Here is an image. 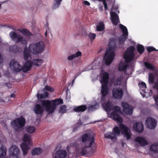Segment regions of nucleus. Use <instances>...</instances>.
Returning <instances> with one entry per match:
<instances>
[{
  "label": "nucleus",
  "instance_id": "obj_34",
  "mask_svg": "<svg viewBox=\"0 0 158 158\" xmlns=\"http://www.w3.org/2000/svg\"><path fill=\"white\" fill-rule=\"evenodd\" d=\"M48 95V93L47 92H44V93L41 94H38L37 97L39 99H41L45 98Z\"/></svg>",
  "mask_w": 158,
  "mask_h": 158
},
{
  "label": "nucleus",
  "instance_id": "obj_10",
  "mask_svg": "<svg viewBox=\"0 0 158 158\" xmlns=\"http://www.w3.org/2000/svg\"><path fill=\"white\" fill-rule=\"evenodd\" d=\"M95 145L94 141L92 140L90 142L89 146H86L82 149L80 151V153L82 155H86L88 154H91L94 152V149L93 148Z\"/></svg>",
  "mask_w": 158,
  "mask_h": 158
},
{
  "label": "nucleus",
  "instance_id": "obj_37",
  "mask_svg": "<svg viewBox=\"0 0 158 158\" xmlns=\"http://www.w3.org/2000/svg\"><path fill=\"white\" fill-rule=\"evenodd\" d=\"M144 65L147 69L150 70H153L154 69V67L148 62H145Z\"/></svg>",
  "mask_w": 158,
  "mask_h": 158
},
{
  "label": "nucleus",
  "instance_id": "obj_19",
  "mask_svg": "<svg viewBox=\"0 0 158 158\" xmlns=\"http://www.w3.org/2000/svg\"><path fill=\"white\" fill-rule=\"evenodd\" d=\"M110 15L112 23L114 25H116L119 22L118 15L114 12H111Z\"/></svg>",
  "mask_w": 158,
  "mask_h": 158
},
{
  "label": "nucleus",
  "instance_id": "obj_22",
  "mask_svg": "<svg viewBox=\"0 0 158 158\" xmlns=\"http://www.w3.org/2000/svg\"><path fill=\"white\" fill-rule=\"evenodd\" d=\"M90 140V142L92 140L94 141V136L93 134H85L82 135V141L83 142Z\"/></svg>",
  "mask_w": 158,
  "mask_h": 158
},
{
  "label": "nucleus",
  "instance_id": "obj_12",
  "mask_svg": "<svg viewBox=\"0 0 158 158\" xmlns=\"http://www.w3.org/2000/svg\"><path fill=\"white\" fill-rule=\"evenodd\" d=\"M113 109V112L111 113V116L114 120L117 121L119 123H122L123 121V119L118 114L121 112L120 107L118 106H115Z\"/></svg>",
  "mask_w": 158,
  "mask_h": 158
},
{
  "label": "nucleus",
  "instance_id": "obj_28",
  "mask_svg": "<svg viewBox=\"0 0 158 158\" xmlns=\"http://www.w3.org/2000/svg\"><path fill=\"white\" fill-rule=\"evenodd\" d=\"M81 53L80 51H78L76 53L73 54L70 56H69L68 57V60H73L74 58L76 57H78L79 56H81Z\"/></svg>",
  "mask_w": 158,
  "mask_h": 158
},
{
  "label": "nucleus",
  "instance_id": "obj_1",
  "mask_svg": "<svg viewBox=\"0 0 158 158\" xmlns=\"http://www.w3.org/2000/svg\"><path fill=\"white\" fill-rule=\"evenodd\" d=\"M134 49L135 48L133 46H130L128 48L124 55V58L127 63L124 64L120 63L119 64L118 70L120 71H124L125 73L127 75L132 73L131 69L129 68L127 63L133 59L134 56L133 52Z\"/></svg>",
  "mask_w": 158,
  "mask_h": 158
},
{
  "label": "nucleus",
  "instance_id": "obj_18",
  "mask_svg": "<svg viewBox=\"0 0 158 158\" xmlns=\"http://www.w3.org/2000/svg\"><path fill=\"white\" fill-rule=\"evenodd\" d=\"M133 127L134 129L139 133H141L143 131V125L141 123H134Z\"/></svg>",
  "mask_w": 158,
  "mask_h": 158
},
{
  "label": "nucleus",
  "instance_id": "obj_46",
  "mask_svg": "<svg viewBox=\"0 0 158 158\" xmlns=\"http://www.w3.org/2000/svg\"><path fill=\"white\" fill-rule=\"evenodd\" d=\"M139 86L141 88L144 89L146 88V85L145 83L142 82L139 84Z\"/></svg>",
  "mask_w": 158,
  "mask_h": 158
},
{
  "label": "nucleus",
  "instance_id": "obj_52",
  "mask_svg": "<svg viewBox=\"0 0 158 158\" xmlns=\"http://www.w3.org/2000/svg\"><path fill=\"white\" fill-rule=\"evenodd\" d=\"M10 158H17V155H12L10 156Z\"/></svg>",
  "mask_w": 158,
  "mask_h": 158
},
{
  "label": "nucleus",
  "instance_id": "obj_36",
  "mask_svg": "<svg viewBox=\"0 0 158 158\" xmlns=\"http://www.w3.org/2000/svg\"><path fill=\"white\" fill-rule=\"evenodd\" d=\"M150 149L154 152L158 153V144L152 145L150 147Z\"/></svg>",
  "mask_w": 158,
  "mask_h": 158
},
{
  "label": "nucleus",
  "instance_id": "obj_58",
  "mask_svg": "<svg viewBox=\"0 0 158 158\" xmlns=\"http://www.w3.org/2000/svg\"><path fill=\"white\" fill-rule=\"evenodd\" d=\"M16 47V46H14L13 47V48H15Z\"/></svg>",
  "mask_w": 158,
  "mask_h": 158
},
{
  "label": "nucleus",
  "instance_id": "obj_6",
  "mask_svg": "<svg viewBox=\"0 0 158 158\" xmlns=\"http://www.w3.org/2000/svg\"><path fill=\"white\" fill-rule=\"evenodd\" d=\"M31 136L30 135L25 133L24 136L23 140L24 143L21 144V147L23 151V155L26 156L27 153L28 151L30 148L29 145L31 144Z\"/></svg>",
  "mask_w": 158,
  "mask_h": 158
},
{
  "label": "nucleus",
  "instance_id": "obj_15",
  "mask_svg": "<svg viewBox=\"0 0 158 158\" xmlns=\"http://www.w3.org/2000/svg\"><path fill=\"white\" fill-rule=\"evenodd\" d=\"M119 27L123 32V35L121 36L119 38V42L122 44L123 43L127 38L128 32L127 28L126 27L122 24H119Z\"/></svg>",
  "mask_w": 158,
  "mask_h": 158
},
{
  "label": "nucleus",
  "instance_id": "obj_26",
  "mask_svg": "<svg viewBox=\"0 0 158 158\" xmlns=\"http://www.w3.org/2000/svg\"><path fill=\"white\" fill-rule=\"evenodd\" d=\"M102 106L103 109L106 111H109L112 108L111 104L109 102H108L106 103H103Z\"/></svg>",
  "mask_w": 158,
  "mask_h": 158
},
{
  "label": "nucleus",
  "instance_id": "obj_62",
  "mask_svg": "<svg viewBox=\"0 0 158 158\" xmlns=\"http://www.w3.org/2000/svg\"><path fill=\"white\" fill-rule=\"evenodd\" d=\"M53 158H54V157H53Z\"/></svg>",
  "mask_w": 158,
  "mask_h": 158
},
{
  "label": "nucleus",
  "instance_id": "obj_57",
  "mask_svg": "<svg viewBox=\"0 0 158 158\" xmlns=\"http://www.w3.org/2000/svg\"><path fill=\"white\" fill-rule=\"evenodd\" d=\"M47 31L46 30V32H45V36H46L47 35Z\"/></svg>",
  "mask_w": 158,
  "mask_h": 158
},
{
  "label": "nucleus",
  "instance_id": "obj_20",
  "mask_svg": "<svg viewBox=\"0 0 158 158\" xmlns=\"http://www.w3.org/2000/svg\"><path fill=\"white\" fill-rule=\"evenodd\" d=\"M44 110V108L40 105L37 104L35 105L34 111L37 114L42 115Z\"/></svg>",
  "mask_w": 158,
  "mask_h": 158
},
{
  "label": "nucleus",
  "instance_id": "obj_32",
  "mask_svg": "<svg viewBox=\"0 0 158 158\" xmlns=\"http://www.w3.org/2000/svg\"><path fill=\"white\" fill-rule=\"evenodd\" d=\"M6 153V148L5 147L2 146L0 148V157L2 156H5Z\"/></svg>",
  "mask_w": 158,
  "mask_h": 158
},
{
  "label": "nucleus",
  "instance_id": "obj_56",
  "mask_svg": "<svg viewBox=\"0 0 158 158\" xmlns=\"http://www.w3.org/2000/svg\"><path fill=\"white\" fill-rule=\"evenodd\" d=\"M121 143H122V146H123V147H124V145L125 144V143H123V142H122Z\"/></svg>",
  "mask_w": 158,
  "mask_h": 158
},
{
  "label": "nucleus",
  "instance_id": "obj_54",
  "mask_svg": "<svg viewBox=\"0 0 158 158\" xmlns=\"http://www.w3.org/2000/svg\"><path fill=\"white\" fill-rule=\"evenodd\" d=\"M15 95L13 94H12L10 95V97L11 98H14L15 97Z\"/></svg>",
  "mask_w": 158,
  "mask_h": 158
},
{
  "label": "nucleus",
  "instance_id": "obj_31",
  "mask_svg": "<svg viewBox=\"0 0 158 158\" xmlns=\"http://www.w3.org/2000/svg\"><path fill=\"white\" fill-rule=\"evenodd\" d=\"M42 152L41 149L38 148H36L33 150L31 152V154L33 156L38 155Z\"/></svg>",
  "mask_w": 158,
  "mask_h": 158
},
{
  "label": "nucleus",
  "instance_id": "obj_2",
  "mask_svg": "<svg viewBox=\"0 0 158 158\" xmlns=\"http://www.w3.org/2000/svg\"><path fill=\"white\" fill-rule=\"evenodd\" d=\"M108 44L109 49L107 50L105 53L103 60L106 64L108 65L111 64L114 56V49L116 44L115 40L114 38H111Z\"/></svg>",
  "mask_w": 158,
  "mask_h": 158
},
{
  "label": "nucleus",
  "instance_id": "obj_8",
  "mask_svg": "<svg viewBox=\"0 0 158 158\" xmlns=\"http://www.w3.org/2000/svg\"><path fill=\"white\" fill-rule=\"evenodd\" d=\"M25 123V118L21 117L14 121L12 123V126L16 131H20L23 130Z\"/></svg>",
  "mask_w": 158,
  "mask_h": 158
},
{
  "label": "nucleus",
  "instance_id": "obj_51",
  "mask_svg": "<svg viewBox=\"0 0 158 158\" xmlns=\"http://www.w3.org/2000/svg\"><path fill=\"white\" fill-rule=\"evenodd\" d=\"M84 4L85 5H87L88 6H89L90 5L89 3L86 1H84Z\"/></svg>",
  "mask_w": 158,
  "mask_h": 158
},
{
  "label": "nucleus",
  "instance_id": "obj_17",
  "mask_svg": "<svg viewBox=\"0 0 158 158\" xmlns=\"http://www.w3.org/2000/svg\"><path fill=\"white\" fill-rule=\"evenodd\" d=\"M146 124L148 128L151 129H154L156 126V121L154 119L149 118L147 119Z\"/></svg>",
  "mask_w": 158,
  "mask_h": 158
},
{
  "label": "nucleus",
  "instance_id": "obj_47",
  "mask_svg": "<svg viewBox=\"0 0 158 158\" xmlns=\"http://www.w3.org/2000/svg\"><path fill=\"white\" fill-rule=\"evenodd\" d=\"M147 50L148 52H152L154 50H156L155 48L152 47H148L147 48Z\"/></svg>",
  "mask_w": 158,
  "mask_h": 158
},
{
  "label": "nucleus",
  "instance_id": "obj_50",
  "mask_svg": "<svg viewBox=\"0 0 158 158\" xmlns=\"http://www.w3.org/2000/svg\"><path fill=\"white\" fill-rule=\"evenodd\" d=\"M3 61V59L1 54L0 53V64H2Z\"/></svg>",
  "mask_w": 158,
  "mask_h": 158
},
{
  "label": "nucleus",
  "instance_id": "obj_55",
  "mask_svg": "<svg viewBox=\"0 0 158 158\" xmlns=\"http://www.w3.org/2000/svg\"><path fill=\"white\" fill-rule=\"evenodd\" d=\"M78 123H79L80 125H81L82 124L81 120H79L78 122Z\"/></svg>",
  "mask_w": 158,
  "mask_h": 158
},
{
  "label": "nucleus",
  "instance_id": "obj_23",
  "mask_svg": "<svg viewBox=\"0 0 158 158\" xmlns=\"http://www.w3.org/2000/svg\"><path fill=\"white\" fill-rule=\"evenodd\" d=\"M67 152L64 150L58 151L55 156V158H64L67 156Z\"/></svg>",
  "mask_w": 158,
  "mask_h": 158
},
{
  "label": "nucleus",
  "instance_id": "obj_27",
  "mask_svg": "<svg viewBox=\"0 0 158 158\" xmlns=\"http://www.w3.org/2000/svg\"><path fill=\"white\" fill-rule=\"evenodd\" d=\"M43 62V60L42 59H35L33 60L31 63L32 64L36 66H39Z\"/></svg>",
  "mask_w": 158,
  "mask_h": 158
},
{
  "label": "nucleus",
  "instance_id": "obj_35",
  "mask_svg": "<svg viewBox=\"0 0 158 158\" xmlns=\"http://www.w3.org/2000/svg\"><path fill=\"white\" fill-rule=\"evenodd\" d=\"M133 107L131 106L128 108L123 109V111L127 114H131L132 112Z\"/></svg>",
  "mask_w": 158,
  "mask_h": 158
},
{
  "label": "nucleus",
  "instance_id": "obj_29",
  "mask_svg": "<svg viewBox=\"0 0 158 158\" xmlns=\"http://www.w3.org/2000/svg\"><path fill=\"white\" fill-rule=\"evenodd\" d=\"M19 31L22 33L23 35L27 36H30L32 35L31 32L26 29H23Z\"/></svg>",
  "mask_w": 158,
  "mask_h": 158
},
{
  "label": "nucleus",
  "instance_id": "obj_43",
  "mask_svg": "<svg viewBox=\"0 0 158 158\" xmlns=\"http://www.w3.org/2000/svg\"><path fill=\"white\" fill-rule=\"evenodd\" d=\"M62 0H55L56 3L54 4L53 8H55L56 7H57L60 5V2Z\"/></svg>",
  "mask_w": 158,
  "mask_h": 158
},
{
  "label": "nucleus",
  "instance_id": "obj_3",
  "mask_svg": "<svg viewBox=\"0 0 158 158\" xmlns=\"http://www.w3.org/2000/svg\"><path fill=\"white\" fill-rule=\"evenodd\" d=\"M52 102L53 103H52L50 101L48 100L41 101V105L45 107V110L48 112V114L53 113L56 108V106L63 103V100L60 98L53 100Z\"/></svg>",
  "mask_w": 158,
  "mask_h": 158
},
{
  "label": "nucleus",
  "instance_id": "obj_44",
  "mask_svg": "<svg viewBox=\"0 0 158 158\" xmlns=\"http://www.w3.org/2000/svg\"><path fill=\"white\" fill-rule=\"evenodd\" d=\"M89 39L91 40H93L96 37V34L90 33L88 35Z\"/></svg>",
  "mask_w": 158,
  "mask_h": 158
},
{
  "label": "nucleus",
  "instance_id": "obj_53",
  "mask_svg": "<svg viewBox=\"0 0 158 158\" xmlns=\"http://www.w3.org/2000/svg\"><path fill=\"white\" fill-rule=\"evenodd\" d=\"M76 77H77L76 76L75 77V78L74 79H73V80H72V85H73V84L76 78Z\"/></svg>",
  "mask_w": 158,
  "mask_h": 158
},
{
  "label": "nucleus",
  "instance_id": "obj_60",
  "mask_svg": "<svg viewBox=\"0 0 158 158\" xmlns=\"http://www.w3.org/2000/svg\"><path fill=\"white\" fill-rule=\"evenodd\" d=\"M95 106H92V107H93V108L94 107H95Z\"/></svg>",
  "mask_w": 158,
  "mask_h": 158
},
{
  "label": "nucleus",
  "instance_id": "obj_13",
  "mask_svg": "<svg viewBox=\"0 0 158 158\" xmlns=\"http://www.w3.org/2000/svg\"><path fill=\"white\" fill-rule=\"evenodd\" d=\"M11 70L15 72L20 71L22 69V66L19 63L15 60H12L9 64Z\"/></svg>",
  "mask_w": 158,
  "mask_h": 158
},
{
  "label": "nucleus",
  "instance_id": "obj_41",
  "mask_svg": "<svg viewBox=\"0 0 158 158\" xmlns=\"http://www.w3.org/2000/svg\"><path fill=\"white\" fill-rule=\"evenodd\" d=\"M154 81V77L152 73H150L149 76V82L150 84L153 83Z\"/></svg>",
  "mask_w": 158,
  "mask_h": 158
},
{
  "label": "nucleus",
  "instance_id": "obj_21",
  "mask_svg": "<svg viewBox=\"0 0 158 158\" xmlns=\"http://www.w3.org/2000/svg\"><path fill=\"white\" fill-rule=\"evenodd\" d=\"M135 141L141 146H144L148 144L147 141L144 138L141 137H137L135 139Z\"/></svg>",
  "mask_w": 158,
  "mask_h": 158
},
{
  "label": "nucleus",
  "instance_id": "obj_45",
  "mask_svg": "<svg viewBox=\"0 0 158 158\" xmlns=\"http://www.w3.org/2000/svg\"><path fill=\"white\" fill-rule=\"evenodd\" d=\"M44 90H46L48 91H49L52 92H53L54 91V89L50 87L49 86L47 85L45 86V88L44 89Z\"/></svg>",
  "mask_w": 158,
  "mask_h": 158
},
{
  "label": "nucleus",
  "instance_id": "obj_61",
  "mask_svg": "<svg viewBox=\"0 0 158 158\" xmlns=\"http://www.w3.org/2000/svg\"><path fill=\"white\" fill-rule=\"evenodd\" d=\"M150 91L152 92V90H150Z\"/></svg>",
  "mask_w": 158,
  "mask_h": 158
},
{
  "label": "nucleus",
  "instance_id": "obj_38",
  "mask_svg": "<svg viewBox=\"0 0 158 158\" xmlns=\"http://www.w3.org/2000/svg\"><path fill=\"white\" fill-rule=\"evenodd\" d=\"M137 49L138 52L140 54L142 53L144 51V47L141 45L139 44L138 45Z\"/></svg>",
  "mask_w": 158,
  "mask_h": 158
},
{
  "label": "nucleus",
  "instance_id": "obj_49",
  "mask_svg": "<svg viewBox=\"0 0 158 158\" xmlns=\"http://www.w3.org/2000/svg\"><path fill=\"white\" fill-rule=\"evenodd\" d=\"M5 84L8 88H10L11 87L12 85L11 84L9 83H6Z\"/></svg>",
  "mask_w": 158,
  "mask_h": 158
},
{
  "label": "nucleus",
  "instance_id": "obj_39",
  "mask_svg": "<svg viewBox=\"0 0 158 158\" xmlns=\"http://www.w3.org/2000/svg\"><path fill=\"white\" fill-rule=\"evenodd\" d=\"M121 81V77H119L115 80L114 84V85H119L120 84Z\"/></svg>",
  "mask_w": 158,
  "mask_h": 158
},
{
  "label": "nucleus",
  "instance_id": "obj_4",
  "mask_svg": "<svg viewBox=\"0 0 158 158\" xmlns=\"http://www.w3.org/2000/svg\"><path fill=\"white\" fill-rule=\"evenodd\" d=\"M44 49V44L42 41H40L36 44H31L29 47V51L33 54L36 55L42 52Z\"/></svg>",
  "mask_w": 158,
  "mask_h": 158
},
{
  "label": "nucleus",
  "instance_id": "obj_33",
  "mask_svg": "<svg viewBox=\"0 0 158 158\" xmlns=\"http://www.w3.org/2000/svg\"><path fill=\"white\" fill-rule=\"evenodd\" d=\"M35 130V128L33 127L29 126L26 127L27 132L30 134H32L34 132Z\"/></svg>",
  "mask_w": 158,
  "mask_h": 158
},
{
  "label": "nucleus",
  "instance_id": "obj_24",
  "mask_svg": "<svg viewBox=\"0 0 158 158\" xmlns=\"http://www.w3.org/2000/svg\"><path fill=\"white\" fill-rule=\"evenodd\" d=\"M10 151L12 153V154L17 155L19 153V151L17 147L15 145H13L10 148Z\"/></svg>",
  "mask_w": 158,
  "mask_h": 158
},
{
  "label": "nucleus",
  "instance_id": "obj_9",
  "mask_svg": "<svg viewBox=\"0 0 158 158\" xmlns=\"http://www.w3.org/2000/svg\"><path fill=\"white\" fill-rule=\"evenodd\" d=\"M120 132V130L118 127H116L113 130L112 132H108L106 133L105 137L106 139H110L113 142H115L117 139V136L119 135Z\"/></svg>",
  "mask_w": 158,
  "mask_h": 158
},
{
  "label": "nucleus",
  "instance_id": "obj_5",
  "mask_svg": "<svg viewBox=\"0 0 158 158\" xmlns=\"http://www.w3.org/2000/svg\"><path fill=\"white\" fill-rule=\"evenodd\" d=\"M109 79L108 74L106 72H105L103 74L102 79L101 81L102 84L101 89V92L102 95V97L101 98L102 101L104 99L105 96H106L108 94L107 84L108 82Z\"/></svg>",
  "mask_w": 158,
  "mask_h": 158
},
{
  "label": "nucleus",
  "instance_id": "obj_30",
  "mask_svg": "<svg viewBox=\"0 0 158 158\" xmlns=\"http://www.w3.org/2000/svg\"><path fill=\"white\" fill-rule=\"evenodd\" d=\"M104 29V25L102 22H100L98 23L97 26V31H102Z\"/></svg>",
  "mask_w": 158,
  "mask_h": 158
},
{
  "label": "nucleus",
  "instance_id": "obj_59",
  "mask_svg": "<svg viewBox=\"0 0 158 158\" xmlns=\"http://www.w3.org/2000/svg\"><path fill=\"white\" fill-rule=\"evenodd\" d=\"M1 77V73H0V78Z\"/></svg>",
  "mask_w": 158,
  "mask_h": 158
},
{
  "label": "nucleus",
  "instance_id": "obj_42",
  "mask_svg": "<svg viewBox=\"0 0 158 158\" xmlns=\"http://www.w3.org/2000/svg\"><path fill=\"white\" fill-rule=\"evenodd\" d=\"M121 105L122 107H123V109L128 108L130 106H130L126 102H123L121 103Z\"/></svg>",
  "mask_w": 158,
  "mask_h": 158
},
{
  "label": "nucleus",
  "instance_id": "obj_16",
  "mask_svg": "<svg viewBox=\"0 0 158 158\" xmlns=\"http://www.w3.org/2000/svg\"><path fill=\"white\" fill-rule=\"evenodd\" d=\"M123 94L122 89L120 88H115L113 89V96L115 98L121 99Z\"/></svg>",
  "mask_w": 158,
  "mask_h": 158
},
{
  "label": "nucleus",
  "instance_id": "obj_14",
  "mask_svg": "<svg viewBox=\"0 0 158 158\" xmlns=\"http://www.w3.org/2000/svg\"><path fill=\"white\" fill-rule=\"evenodd\" d=\"M119 127L124 137L126 138L127 140L129 139L131 135L130 129L121 123L119 125Z\"/></svg>",
  "mask_w": 158,
  "mask_h": 158
},
{
  "label": "nucleus",
  "instance_id": "obj_48",
  "mask_svg": "<svg viewBox=\"0 0 158 158\" xmlns=\"http://www.w3.org/2000/svg\"><path fill=\"white\" fill-rule=\"evenodd\" d=\"M154 98L156 103L158 104V95L157 96H154Z\"/></svg>",
  "mask_w": 158,
  "mask_h": 158
},
{
  "label": "nucleus",
  "instance_id": "obj_40",
  "mask_svg": "<svg viewBox=\"0 0 158 158\" xmlns=\"http://www.w3.org/2000/svg\"><path fill=\"white\" fill-rule=\"evenodd\" d=\"M66 106L65 105L61 106L60 108L59 112L62 114L65 113L66 111Z\"/></svg>",
  "mask_w": 158,
  "mask_h": 158
},
{
  "label": "nucleus",
  "instance_id": "obj_7",
  "mask_svg": "<svg viewBox=\"0 0 158 158\" xmlns=\"http://www.w3.org/2000/svg\"><path fill=\"white\" fill-rule=\"evenodd\" d=\"M23 55L24 59L27 61L23 67L22 70L24 72H26L29 70L32 66V63L30 61L31 57L30 52L27 48H25L23 52Z\"/></svg>",
  "mask_w": 158,
  "mask_h": 158
},
{
  "label": "nucleus",
  "instance_id": "obj_25",
  "mask_svg": "<svg viewBox=\"0 0 158 158\" xmlns=\"http://www.w3.org/2000/svg\"><path fill=\"white\" fill-rule=\"evenodd\" d=\"M87 108V106L85 105H81L75 107L73 108V110L75 111L79 112L85 111Z\"/></svg>",
  "mask_w": 158,
  "mask_h": 158
},
{
  "label": "nucleus",
  "instance_id": "obj_11",
  "mask_svg": "<svg viewBox=\"0 0 158 158\" xmlns=\"http://www.w3.org/2000/svg\"><path fill=\"white\" fill-rule=\"evenodd\" d=\"M10 36L11 39L16 43H20L24 45H26L27 44V41L24 38L14 31L11 32Z\"/></svg>",
  "mask_w": 158,
  "mask_h": 158
}]
</instances>
